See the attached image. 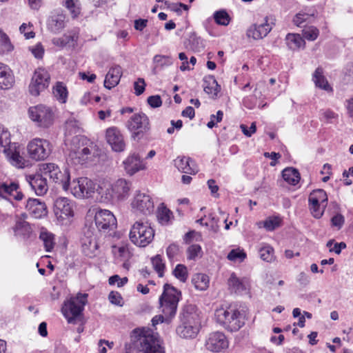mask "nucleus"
Returning <instances> with one entry per match:
<instances>
[{
	"instance_id": "obj_1",
	"label": "nucleus",
	"mask_w": 353,
	"mask_h": 353,
	"mask_svg": "<svg viewBox=\"0 0 353 353\" xmlns=\"http://www.w3.org/2000/svg\"><path fill=\"white\" fill-rule=\"evenodd\" d=\"M99 156L96 144L81 136L74 137L70 143L68 161L74 165H90Z\"/></svg>"
},
{
	"instance_id": "obj_2",
	"label": "nucleus",
	"mask_w": 353,
	"mask_h": 353,
	"mask_svg": "<svg viewBox=\"0 0 353 353\" xmlns=\"http://www.w3.org/2000/svg\"><path fill=\"white\" fill-rule=\"evenodd\" d=\"M194 306L189 305L181 316V323L176 327V334L183 339L194 338L199 332V316L194 312Z\"/></svg>"
},
{
	"instance_id": "obj_3",
	"label": "nucleus",
	"mask_w": 353,
	"mask_h": 353,
	"mask_svg": "<svg viewBox=\"0 0 353 353\" xmlns=\"http://www.w3.org/2000/svg\"><path fill=\"white\" fill-rule=\"evenodd\" d=\"M216 321L230 332L238 331L245 323V316L234 309L219 308L214 313Z\"/></svg>"
},
{
	"instance_id": "obj_4",
	"label": "nucleus",
	"mask_w": 353,
	"mask_h": 353,
	"mask_svg": "<svg viewBox=\"0 0 353 353\" xmlns=\"http://www.w3.org/2000/svg\"><path fill=\"white\" fill-rule=\"evenodd\" d=\"M181 296V292L170 284H165L163 292L159 298L161 310L166 317H172L175 315L178 303Z\"/></svg>"
},
{
	"instance_id": "obj_5",
	"label": "nucleus",
	"mask_w": 353,
	"mask_h": 353,
	"mask_svg": "<svg viewBox=\"0 0 353 353\" xmlns=\"http://www.w3.org/2000/svg\"><path fill=\"white\" fill-rule=\"evenodd\" d=\"M88 294L78 293L64 302L62 312L69 323H75L88 302Z\"/></svg>"
},
{
	"instance_id": "obj_6",
	"label": "nucleus",
	"mask_w": 353,
	"mask_h": 353,
	"mask_svg": "<svg viewBox=\"0 0 353 353\" xmlns=\"http://www.w3.org/2000/svg\"><path fill=\"white\" fill-rule=\"evenodd\" d=\"M129 236L134 245L145 247L152 241L154 230L148 222L137 221L132 226Z\"/></svg>"
},
{
	"instance_id": "obj_7",
	"label": "nucleus",
	"mask_w": 353,
	"mask_h": 353,
	"mask_svg": "<svg viewBox=\"0 0 353 353\" xmlns=\"http://www.w3.org/2000/svg\"><path fill=\"white\" fill-rule=\"evenodd\" d=\"M28 115L36 125L40 128H49L54 121V113L52 109L42 104L30 107Z\"/></svg>"
},
{
	"instance_id": "obj_8",
	"label": "nucleus",
	"mask_w": 353,
	"mask_h": 353,
	"mask_svg": "<svg viewBox=\"0 0 353 353\" xmlns=\"http://www.w3.org/2000/svg\"><path fill=\"white\" fill-rule=\"evenodd\" d=\"M139 350L143 353H164L157 333L148 330L139 335Z\"/></svg>"
},
{
	"instance_id": "obj_9",
	"label": "nucleus",
	"mask_w": 353,
	"mask_h": 353,
	"mask_svg": "<svg viewBox=\"0 0 353 353\" xmlns=\"http://www.w3.org/2000/svg\"><path fill=\"white\" fill-rule=\"evenodd\" d=\"M52 150L51 143L44 139H33L28 145V154L32 159L35 161L45 160L50 156Z\"/></svg>"
},
{
	"instance_id": "obj_10",
	"label": "nucleus",
	"mask_w": 353,
	"mask_h": 353,
	"mask_svg": "<svg viewBox=\"0 0 353 353\" xmlns=\"http://www.w3.org/2000/svg\"><path fill=\"white\" fill-rule=\"evenodd\" d=\"M43 174L61 186L63 190H68L70 185V173L67 169L63 172L54 163H46L42 165L41 169Z\"/></svg>"
},
{
	"instance_id": "obj_11",
	"label": "nucleus",
	"mask_w": 353,
	"mask_h": 353,
	"mask_svg": "<svg viewBox=\"0 0 353 353\" xmlns=\"http://www.w3.org/2000/svg\"><path fill=\"white\" fill-rule=\"evenodd\" d=\"M275 24L276 17L274 15L266 16L263 23L251 25L247 30L246 34L248 37L254 40L262 39L269 34Z\"/></svg>"
},
{
	"instance_id": "obj_12",
	"label": "nucleus",
	"mask_w": 353,
	"mask_h": 353,
	"mask_svg": "<svg viewBox=\"0 0 353 353\" xmlns=\"http://www.w3.org/2000/svg\"><path fill=\"white\" fill-rule=\"evenodd\" d=\"M128 129L132 133L134 139H141L150 130V122L145 114H134L127 122Z\"/></svg>"
},
{
	"instance_id": "obj_13",
	"label": "nucleus",
	"mask_w": 353,
	"mask_h": 353,
	"mask_svg": "<svg viewBox=\"0 0 353 353\" xmlns=\"http://www.w3.org/2000/svg\"><path fill=\"white\" fill-rule=\"evenodd\" d=\"M71 192L77 198H88L96 190L95 183L87 177L74 179L71 184Z\"/></svg>"
},
{
	"instance_id": "obj_14",
	"label": "nucleus",
	"mask_w": 353,
	"mask_h": 353,
	"mask_svg": "<svg viewBox=\"0 0 353 353\" xmlns=\"http://www.w3.org/2000/svg\"><path fill=\"white\" fill-rule=\"evenodd\" d=\"M97 228L100 232L108 233L117 227V219L114 214L108 210H99L94 216Z\"/></svg>"
},
{
	"instance_id": "obj_15",
	"label": "nucleus",
	"mask_w": 353,
	"mask_h": 353,
	"mask_svg": "<svg viewBox=\"0 0 353 353\" xmlns=\"http://www.w3.org/2000/svg\"><path fill=\"white\" fill-rule=\"evenodd\" d=\"M50 83V75L43 68L35 70L29 85V91L33 96H38L41 91L48 87Z\"/></svg>"
},
{
	"instance_id": "obj_16",
	"label": "nucleus",
	"mask_w": 353,
	"mask_h": 353,
	"mask_svg": "<svg viewBox=\"0 0 353 353\" xmlns=\"http://www.w3.org/2000/svg\"><path fill=\"white\" fill-rule=\"evenodd\" d=\"M72 201L65 197H59L54 203V212L59 221H65L74 215Z\"/></svg>"
},
{
	"instance_id": "obj_17",
	"label": "nucleus",
	"mask_w": 353,
	"mask_h": 353,
	"mask_svg": "<svg viewBox=\"0 0 353 353\" xmlns=\"http://www.w3.org/2000/svg\"><path fill=\"white\" fill-rule=\"evenodd\" d=\"M132 208L137 212L143 214H150L154 211V203L150 195L137 192L132 202Z\"/></svg>"
},
{
	"instance_id": "obj_18",
	"label": "nucleus",
	"mask_w": 353,
	"mask_h": 353,
	"mask_svg": "<svg viewBox=\"0 0 353 353\" xmlns=\"http://www.w3.org/2000/svg\"><path fill=\"white\" fill-rule=\"evenodd\" d=\"M205 345L211 352H220L228 347L229 343L223 332H214L208 335Z\"/></svg>"
},
{
	"instance_id": "obj_19",
	"label": "nucleus",
	"mask_w": 353,
	"mask_h": 353,
	"mask_svg": "<svg viewBox=\"0 0 353 353\" xmlns=\"http://www.w3.org/2000/svg\"><path fill=\"white\" fill-rule=\"evenodd\" d=\"M24 195L19 188L17 182H7L0 183V197L10 202L13 201H21Z\"/></svg>"
},
{
	"instance_id": "obj_20",
	"label": "nucleus",
	"mask_w": 353,
	"mask_h": 353,
	"mask_svg": "<svg viewBox=\"0 0 353 353\" xmlns=\"http://www.w3.org/2000/svg\"><path fill=\"white\" fill-rule=\"evenodd\" d=\"M105 138L112 149L115 152H122L125 148L123 136L116 127H111L106 130Z\"/></svg>"
},
{
	"instance_id": "obj_21",
	"label": "nucleus",
	"mask_w": 353,
	"mask_h": 353,
	"mask_svg": "<svg viewBox=\"0 0 353 353\" xmlns=\"http://www.w3.org/2000/svg\"><path fill=\"white\" fill-rule=\"evenodd\" d=\"M82 251L85 255L92 257L95 256L98 249V243L93 232L88 228L81 239Z\"/></svg>"
},
{
	"instance_id": "obj_22",
	"label": "nucleus",
	"mask_w": 353,
	"mask_h": 353,
	"mask_svg": "<svg viewBox=\"0 0 353 353\" xmlns=\"http://www.w3.org/2000/svg\"><path fill=\"white\" fill-rule=\"evenodd\" d=\"M26 209L30 216L35 219H41L47 215V207L45 203L37 199H29Z\"/></svg>"
},
{
	"instance_id": "obj_23",
	"label": "nucleus",
	"mask_w": 353,
	"mask_h": 353,
	"mask_svg": "<svg viewBox=\"0 0 353 353\" xmlns=\"http://www.w3.org/2000/svg\"><path fill=\"white\" fill-rule=\"evenodd\" d=\"M26 179L36 194L42 196L47 192L48 189L47 181L41 174L29 175L27 176Z\"/></svg>"
},
{
	"instance_id": "obj_24",
	"label": "nucleus",
	"mask_w": 353,
	"mask_h": 353,
	"mask_svg": "<svg viewBox=\"0 0 353 353\" xmlns=\"http://www.w3.org/2000/svg\"><path fill=\"white\" fill-rule=\"evenodd\" d=\"M112 185L115 200H124L129 196L131 190L130 181L124 179H119Z\"/></svg>"
},
{
	"instance_id": "obj_25",
	"label": "nucleus",
	"mask_w": 353,
	"mask_h": 353,
	"mask_svg": "<svg viewBox=\"0 0 353 353\" xmlns=\"http://www.w3.org/2000/svg\"><path fill=\"white\" fill-rule=\"evenodd\" d=\"M79 33L77 30H72L67 32L61 37L54 38L52 43L58 47H74L78 41Z\"/></svg>"
},
{
	"instance_id": "obj_26",
	"label": "nucleus",
	"mask_w": 353,
	"mask_h": 353,
	"mask_svg": "<svg viewBox=\"0 0 353 353\" xmlns=\"http://www.w3.org/2000/svg\"><path fill=\"white\" fill-rule=\"evenodd\" d=\"M66 15L63 12H53L48 20V28L57 34L65 27Z\"/></svg>"
},
{
	"instance_id": "obj_27",
	"label": "nucleus",
	"mask_w": 353,
	"mask_h": 353,
	"mask_svg": "<svg viewBox=\"0 0 353 353\" xmlns=\"http://www.w3.org/2000/svg\"><path fill=\"white\" fill-rule=\"evenodd\" d=\"M229 289L232 292L242 294L247 293L249 289V282L245 278L239 279L234 273H232L228 279Z\"/></svg>"
},
{
	"instance_id": "obj_28",
	"label": "nucleus",
	"mask_w": 353,
	"mask_h": 353,
	"mask_svg": "<svg viewBox=\"0 0 353 353\" xmlns=\"http://www.w3.org/2000/svg\"><path fill=\"white\" fill-rule=\"evenodd\" d=\"M14 76L12 70L6 64L0 63V89L8 90L14 84Z\"/></svg>"
},
{
	"instance_id": "obj_29",
	"label": "nucleus",
	"mask_w": 353,
	"mask_h": 353,
	"mask_svg": "<svg viewBox=\"0 0 353 353\" xmlns=\"http://www.w3.org/2000/svg\"><path fill=\"white\" fill-rule=\"evenodd\" d=\"M175 167L181 172L195 174L198 172L197 167L192 160L186 157H178L174 160Z\"/></svg>"
},
{
	"instance_id": "obj_30",
	"label": "nucleus",
	"mask_w": 353,
	"mask_h": 353,
	"mask_svg": "<svg viewBox=\"0 0 353 353\" xmlns=\"http://www.w3.org/2000/svg\"><path fill=\"white\" fill-rule=\"evenodd\" d=\"M124 168L130 175H133L137 172L143 170L144 165L140 157L135 154L130 155L124 161Z\"/></svg>"
},
{
	"instance_id": "obj_31",
	"label": "nucleus",
	"mask_w": 353,
	"mask_h": 353,
	"mask_svg": "<svg viewBox=\"0 0 353 353\" xmlns=\"http://www.w3.org/2000/svg\"><path fill=\"white\" fill-rule=\"evenodd\" d=\"M121 68L119 65L111 68L108 72L104 81V86L108 89L115 87L121 77Z\"/></svg>"
},
{
	"instance_id": "obj_32",
	"label": "nucleus",
	"mask_w": 353,
	"mask_h": 353,
	"mask_svg": "<svg viewBox=\"0 0 353 353\" xmlns=\"http://www.w3.org/2000/svg\"><path fill=\"white\" fill-rule=\"evenodd\" d=\"M97 192L99 196V199L100 202L108 203L115 200L112 185L109 183H101L99 185Z\"/></svg>"
},
{
	"instance_id": "obj_33",
	"label": "nucleus",
	"mask_w": 353,
	"mask_h": 353,
	"mask_svg": "<svg viewBox=\"0 0 353 353\" xmlns=\"http://www.w3.org/2000/svg\"><path fill=\"white\" fill-rule=\"evenodd\" d=\"M153 64L152 73L156 74L164 68L171 65L172 59L169 56L157 54L153 58Z\"/></svg>"
},
{
	"instance_id": "obj_34",
	"label": "nucleus",
	"mask_w": 353,
	"mask_h": 353,
	"mask_svg": "<svg viewBox=\"0 0 353 353\" xmlns=\"http://www.w3.org/2000/svg\"><path fill=\"white\" fill-rule=\"evenodd\" d=\"M316 87L323 89L327 92H332V88L328 83L326 78L323 75V71L321 68H317L313 74L312 78Z\"/></svg>"
},
{
	"instance_id": "obj_35",
	"label": "nucleus",
	"mask_w": 353,
	"mask_h": 353,
	"mask_svg": "<svg viewBox=\"0 0 353 353\" xmlns=\"http://www.w3.org/2000/svg\"><path fill=\"white\" fill-rule=\"evenodd\" d=\"M309 204L317 205L321 204L323 206H327V196L326 192L322 189L314 190L310 193L308 198Z\"/></svg>"
},
{
	"instance_id": "obj_36",
	"label": "nucleus",
	"mask_w": 353,
	"mask_h": 353,
	"mask_svg": "<svg viewBox=\"0 0 353 353\" xmlns=\"http://www.w3.org/2000/svg\"><path fill=\"white\" fill-rule=\"evenodd\" d=\"M314 13L306 12L303 10L298 12L293 18V23L300 28H304L306 23H312L314 21Z\"/></svg>"
},
{
	"instance_id": "obj_37",
	"label": "nucleus",
	"mask_w": 353,
	"mask_h": 353,
	"mask_svg": "<svg viewBox=\"0 0 353 353\" xmlns=\"http://www.w3.org/2000/svg\"><path fill=\"white\" fill-rule=\"evenodd\" d=\"M209 277L201 273L195 274L192 279V283L196 290L203 291L209 287Z\"/></svg>"
},
{
	"instance_id": "obj_38",
	"label": "nucleus",
	"mask_w": 353,
	"mask_h": 353,
	"mask_svg": "<svg viewBox=\"0 0 353 353\" xmlns=\"http://www.w3.org/2000/svg\"><path fill=\"white\" fill-rule=\"evenodd\" d=\"M285 41L288 48L292 50H297L305 45L304 39L299 34H288Z\"/></svg>"
},
{
	"instance_id": "obj_39",
	"label": "nucleus",
	"mask_w": 353,
	"mask_h": 353,
	"mask_svg": "<svg viewBox=\"0 0 353 353\" xmlns=\"http://www.w3.org/2000/svg\"><path fill=\"white\" fill-rule=\"evenodd\" d=\"M39 239L43 241L46 252H50L55 244L54 236L46 229L42 228L39 234Z\"/></svg>"
},
{
	"instance_id": "obj_40",
	"label": "nucleus",
	"mask_w": 353,
	"mask_h": 353,
	"mask_svg": "<svg viewBox=\"0 0 353 353\" xmlns=\"http://www.w3.org/2000/svg\"><path fill=\"white\" fill-rule=\"evenodd\" d=\"M282 176L283 179L291 185H296L300 180L299 172L292 168H288L283 170Z\"/></svg>"
},
{
	"instance_id": "obj_41",
	"label": "nucleus",
	"mask_w": 353,
	"mask_h": 353,
	"mask_svg": "<svg viewBox=\"0 0 353 353\" xmlns=\"http://www.w3.org/2000/svg\"><path fill=\"white\" fill-rule=\"evenodd\" d=\"M203 90L208 94L216 95L220 91V86L214 77L209 76L204 79Z\"/></svg>"
},
{
	"instance_id": "obj_42",
	"label": "nucleus",
	"mask_w": 353,
	"mask_h": 353,
	"mask_svg": "<svg viewBox=\"0 0 353 353\" xmlns=\"http://www.w3.org/2000/svg\"><path fill=\"white\" fill-rule=\"evenodd\" d=\"M70 12L72 18H77L81 13V3L79 0H65L63 3Z\"/></svg>"
},
{
	"instance_id": "obj_43",
	"label": "nucleus",
	"mask_w": 353,
	"mask_h": 353,
	"mask_svg": "<svg viewBox=\"0 0 353 353\" xmlns=\"http://www.w3.org/2000/svg\"><path fill=\"white\" fill-rule=\"evenodd\" d=\"M260 258L266 262L271 263L275 260L274 249L270 245L265 244L259 250Z\"/></svg>"
},
{
	"instance_id": "obj_44",
	"label": "nucleus",
	"mask_w": 353,
	"mask_h": 353,
	"mask_svg": "<svg viewBox=\"0 0 353 353\" xmlns=\"http://www.w3.org/2000/svg\"><path fill=\"white\" fill-rule=\"evenodd\" d=\"M281 224V219L277 216L269 217L264 221L259 222L258 223L259 227L261 228L262 226L265 228L268 231H272L276 228H278Z\"/></svg>"
},
{
	"instance_id": "obj_45",
	"label": "nucleus",
	"mask_w": 353,
	"mask_h": 353,
	"mask_svg": "<svg viewBox=\"0 0 353 353\" xmlns=\"http://www.w3.org/2000/svg\"><path fill=\"white\" fill-rule=\"evenodd\" d=\"M172 214V212L161 203L158 208L157 217L159 222L162 224H167Z\"/></svg>"
},
{
	"instance_id": "obj_46",
	"label": "nucleus",
	"mask_w": 353,
	"mask_h": 353,
	"mask_svg": "<svg viewBox=\"0 0 353 353\" xmlns=\"http://www.w3.org/2000/svg\"><path fill=\"white\" fill-rule=\"evenodd\" d=\"M53 93L56 98L62 103H65L68 97L66 87L61 82H58L54 88Z\"/></svg>"
},
{
	"instance_id": "obj_47",
	"label": "nucleus",
	"mask_w": 353,
	"mask_h": 353,
	"mask_svg": "<svg viewBox=\"0 0 353 353\" xmlns=\"http://www.w3.org/2000/svg\"><path fill=\"white\" fill-rule=\"evenodd\" d=\"M302 34L304 39L308 41H314L319 34V30L315 26H305L302 30Z\"/></svg>"
},
{
	"instance_id": "obj_48",
	"label": "nucleus",
	"mask_w": 353,
	"mask_h": 353,
	"mask_svg": "<svg viewBox=\"0 0 353 353\" xmlns=\"http://www.w3.org/2000/svg\"><path fill=\"white\" fill-rule=\"evenodd\" d=\"M174 276L181 282H185L188 277L186 266L178 264L173 270Z\"/></svg>"
},
{
	"instance_id": "obj_49",
	"label": "nucleus",
	"mask_w": 353,
	"mask_h": 353,
	"mask_svg": "<svg viewBox=\"0 0 353 353\" xmlns=\"http://www.w3.org/2000/svg\"><path fill=\"white\" fill-rule=\"evenodd\" d=\"M214 19L217 24L221 26L228 25L230 21L229 14L225 10L216 11L214 13Z\"/></svg>"
},
{
	"instance_id": "obj_50",
	"label": "nucleus",
	"mask_w": 353,
	"mask_h": 353,
	"mask_svg": "<svg viewBox=\"0 0 353 353\" xmlns=\"http://www.w3.org/2000/svg\"><path fill=\"white\" fill-rule=\"evenodd\" d=\"M113 252L122 260H127L130 257V252L127 245L113 246Z\"/></svg>"
},
{
	"instance_id": "obj_51",
	"label": "nucleus",
	"mask_w": 353,
	"mask_h": 353,
	"mask_svg": "<svg viewBox=\"0 0 353 353\" xmlns=\"http://www.w3.org/2000/svg\"><path fill=\"white\" fill-rule=\"evenodd\" d=\"M10 161L13 165L19 168H24L26 165L25 159L17 151L11 154Z\"/></svg>"
},
{
	"instance_id": "obj_52",
	"label": "nucleus",
	"mask_w": 353,
	"mask_h": 353,
	"mask_svg": "<svg viewBox=\"0 0 353 353\" xmlns=\"http://www.w3.org/2000/svg\"><path fill=\"white\" fill-rule=\"evenodd\" d=\"M152 263L153 268L158 273L159 277H162L163 276L165 265L162 261L161 258L159 255H157L156 256L152 259Z\"/></svg>"
},
{
	"instance_id": "obj_53",
	"label": "nucleus",
	"mask_w": 353,
	"mask_h": 353,
	"mask_svg": "<svg viewBox=\"0 0 353 353\" xmlns=\"http://www.w3.org/2000/svg\"><path fill=\"white\" fill-rule=\"evenodd\" d=\"M326 206H323L321 204L312 205L309 204V209L312 215L316 219H320L325 211Z\"/></svg>"
},
{
	"instance_id": "obj_54",
	"label": "nucleus",
	"mask_w": 353,
	"mask_h": 353,
	"mask_svg": "<svg viewBox=\"0 0 353 353\" xmlns=\"http://www.w3.org/2000/svg\"><path fill=\"white\" fill-rule=\"evenodd\" d=\"M209 222L205 223V226H210V229L214 232L216 233L219 230V219L212 213L209 214Z\"/></svg>"
},
{
	"instance_id": "obj_55",
	"label": "nucleus",
	"mask_w": 353,
	"mask_h": 353,
	"mask_svg": "<svg viewBox=\"0 0 353 353\" xmlns=\"http://www.w3.org/2000/svg\"><path fill=\"white\" fill-rule=\"evenodd\" d=\"M10 144V133L6 131H3L0 135V151L6 152L7 148Z\"/></svg>"
},
{
	"instance_id": "obj_56",
	"label": "nucleus",
	"mask_w": 353,
	"mask_h": 353,
	"mask_svg": "<svg viewBox=\"0 0 353 353\" xmlns=\"http://www.w3.org/2000/svg\"><path fill=\"white\" fill-rule=\"evenodd\" d=\"M108 299L110 302L114 305L118 306H123V298L121 295L117 292L112 291L109 294Z\"/></svg>"
},
{
	"instance_id": "obj_57",
	"label": "nucleus",
	"mask_w": 353,
	"mask_h": 353,
	"mask_svg": "<svg viewBox=\"0 0 353 353\" xmlns=\"http://www.w3.org/2000/svg\"><path fill=\"white\" fill-rule=\"evenodd\" d=\"M201 252V248L199 245L194 244L190 245L187 250L188 259L190 260L194 259Z\"/></svg>"
},
{
	"instance_id": "obj_58",
	"label": "nucleus",
	"mask_w": 353,
	"mask_h": 353,
	"mask_svg": "<svg viewBox=\"0 0 353 353\" xmlns=\"http://www.w3.org/2000/svg\"><path fill=\"white\" fill-rule=\"evenodd\" d=\"M245 256L246 254L243 252L236 250H232L229 252L227 258L230 261H235L237 259H239L241 261H242L245 258Z\"/></svg>"
},
{
	"instance_id": "obj_59",
	"label": "nucleus",
	"mask_w": 353,
	"mask_h": 353,
	"mask_svg": "<svg viewBox=\"0 0 353 353\" xmlns=\"http://www.w3.org/2000/svg\"><path fill=\"white\" fill-rule=\"evenodd\" d=\"M128 278H120L119 275H114L109 278V284L112 285L117 283L119 288L123 286L128 282Z\"/></svg>"
},
{
	"instance_id": "obj_60",
	"label": "nucleus",
	"mask_w": 353,
	"mask_h": 353,
	"mask_svg": "<svg viewBox=\"0 0 353 353\" xmlns=\"http://www.w3.org/2000/svg\"><path fill=\"white\" fill-rule=\"evenodd\" d=\"M345 222L344 216L341 214H336L331 219V225L332 227H336L337 229H341Z\"/></svg>"
},
{
	"instance_id": "obj_61",
	"label": "nucleus",
	"mask_w": 353,
	"mask_h": 353,
	"mask_svg": "<svg viewBox=\"0 0 353 353\" xmlns=\"http://www.w3.org/2000/svg\"><path fill=\"white\" fill-rule=\"evenodd\" d=\"M145 83L143 79L139 78L134 83V88L136 95L141 94L145 90Z\"/></svg>"
},
{
	"instance_id": "obj_62",
	"label": "nucleus",
	"mask_w": 353,
	"mask_h": 353,
	"mask_svg": "<svg viewBox=\"0 0 353 353\" xmlns=\"http://www.w3.org/2000/svg\"><path fill=\"white\" fill-rule=\"evenodd\" d=\"M148 103L152 108H159L162 104V101L159 95L150 96L148 98Z\"/></svg>"
},
{
	"instance_id": "obj_63",
	"label": "nucleus",
	"mask_w": 353,
	"mask_h": 353,
	"mask_svg": "<svg viewBox=\"0 0 353 353\" xmlns=\"http://www.w3.org/2000/svg\"><path fill=\"white\" fill-rule=\"evenodd\" d=\"M0 42L4 46L5 50H12V47L10 44L8 37L1 30H0Z\"/></svg>"
},
{
	"instance_id": "obj_64",
	"label": "nucleus",
	"mask_w": 353,
	"mask_h": 353,
	"mask_svg": "<svg viewBox=\"0 0 353 353\" xmlns=\"http://www.w3.org/2000/svg\"><path fill=\"white\" fill-rule=\"evenodd\" d=\"M345 108L349 118L353 122V96L345 101Z\"/></svg>"
}]
</instances>
